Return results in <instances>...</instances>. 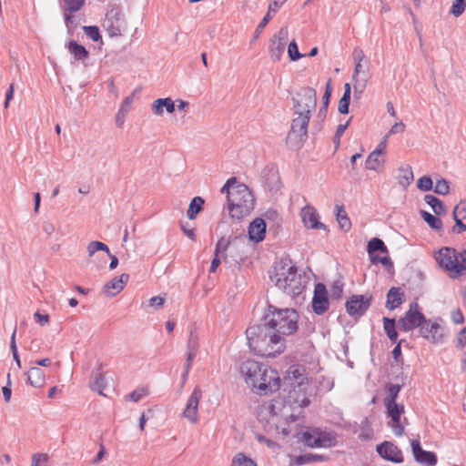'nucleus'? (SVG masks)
I'll use <instances>...</instances> for the list:
<instances>
[{"label":"nucleus","mask_w":466,"mask_h":466,"mask_svg":"<svg viewBox=\"0 0 466 466\" xmlns=\"http://www.w3.org/2000/svg\"><path fill=\"white\" fill-rule=\"evenodd\" d=\"M330 82H331V80L329 79L328 81L327 85H326L325 92H324V95H323V97H322L323 105L319 108L318 116H317V117L320 121H324V119L327 116L328 106H329V99H330L331 93H332V87H331Z\"/></svg>","instance_id":"473e14b6"},{"label":"nucleus","mask_w":466,"mask_h":466,"mask_svg":"<svg viewBox=\"0 0 466 466\" xmlns=\"http://www.w3.org/2000/svg\"><path fill=\"white\" fill-rule=\"evenodd\" d=\"M204 203L205 201L201 197H195L192 198L187 212V218L190 220L195 219L200 213L203 209Z\"/></svg>","instance_id":"c9c22d12"},{"label":"nucleus","mask_w":466,"mask_h":466,"mask_svg":"<svg viewBox=\"0 0 466 466\" xmlns=\"http://www.w3.org/2000/svg\"><path fill=\"white\" fill-rule=\"evenodd\" d=\"M352 58H353V61L354 63H357V62H366V61H370L363 50L360 47H355L353 52H352Z\"/></svg>","instance_id":"680f3d73"},{"label":"nucleus","mask_w":466,"mask_h":466,"mask_svg":"<svg viewBox=\"0 0 466 466\" xmlns=\"http://www.w3.org/2000/svg\"><path fill=\"white\" fill-rule=\"evenodd\" d=\"M453 218L455 226L452 228V232L460 234L466 231V201H461L453 209Z\"/></svg>","instance_id":"4be33fe9"},{"label":"nucleus","mask_w":466,"mask_h":466,"mask_svg":"<svg viewBox=\"0 0 466 466\" xmlns=\"http://www.w3.org/2000/svg\"><path fill=\"white\" fill-rule=\"evenodd\" d=\"M299 314L293 309H278L269 305L260 323L246 330L248 344L257 355L272 358L285 350V336L298 329Z\"/></svg>","instance_id":"f257e3e1"},{"label":"nucleus","mask_w":466,"mask_h":466,"mask_svg":"<svg viewBox=\"0 0 466 466\" xmlns=\"http://www.w3.org/2000/svg\"><path fill=\"white\" fill-rule=\"evenodd\" d=\"M266 365L254 360H247L240 365V372L245 376L246 382L252 387V381L259 376Z\"/></svg>","instance_id":"a211bd4d"},{"label":"nucleus","mask_w":466,"mask_h":466,"mask_svg":"<svg viewBox=\"0 0 466 466\" xmlns=\"http://www.w3.org/2000/svg\"><path fill=\"white\" fill-rule=\"evenodd\" d=\"M27 381L33 387L40 388L45 384V373L38 367H32L26 373Z\"/></svg>","instance_id":"c85d7f7f"},{"label":"nucleus","mask_w":466,"mask_h":466,"mask_svg":"<svg viewBox=\"0 0 466 466\" xmlns=\"http://www.w3.org/2000/svg\"><path fill=\"white\" fill-rule=\"evenodd\" d=\"M400 175L399 177V183L403 187L409 186L413 180V172L410 167H400Z\"/></svg>","instance_id":"79ce46f5"},{"label":"nucleus","mask_w":466,"mask_h":466,"mask_svg":"<svg viewBox=\"0 0 466 466\" xmlns=\"http://www.w3.org/2000/svg\"><path fill=\"white\" fill-rule=\"evenodd\" d=\"M301 218L305 227L309 228H325V225L319 221V215L316 209L310 206H307L301 211Z\"/></svg>","instance_id":"5701e85b"},{"label":"nucleus","mask_w":466,"mask_h":466,"mask_svg":"<svg viewBox=\"0 0 466 466\" xmlns=\"http://www.w3.org/2000/svg\"><path fill=\"white\" fill-rule=\"evenodd\" d=\"M336 442L335 435L331 432L322 431L318 429V436L317 441H315L314 444L316 447H332Z\"/></svg>","instance_id":"7c9ffc66"},{"label":"nucleus","mask_w":466,"mask_h":466,"mask_svg":"<svg viewBox=\"0 0 466 466\" xmlns=\"http://www.w3.org/2000/svg\"><path fill=\"white\" fill-rule=\"evenodd\" d=\"M83 30L85 34L93 41H98L101 39V35L99 34V29L96 25H85L83 26Z\"/></svg>","instance_id":"6e6d98bb"},{"label":"nucleus","mask_w":466,"mask_h":466,"mask_svg":"<svg viewBox=\"0 0 466 466\" xmlns=\"http://www.w3.org/2000/svg\"><path fill=\"white\" fill-rule=\"evenodd\" d=\"M269 278L276 287L291 297L300 295L307 284L306 277L298 273V268L289 257L274 264Z\"/></svg>","instance_id":"f03ea898"},{"label":"nucleus","mask_w":466,"mask_h":466,"mask_svg":"<svg viewBox=\"0 0 466 466\" xmlns=\"http://www.w3.org/2000/svg\"><path fill=\"white\" fill-rule=\"evenodd\" d=\"M180 228H181V230L184 232V234L189 238L191 240H195L196 239V235H195V228H191L188 227V223H183V222H180Z\"/></svg>","instance_id":"69168bd1"},{"label":"nucleus","mask_w":466,"mask_h":466,"mask_svg":"<svg viewBox=\"0 0 466 466\" xmlns=\"http://www.w3.org/2000/svg\"><path fill=\"white\" fill-rule=\"evenodd\" d=\"M465 8H466V0H455L452 3L451 8V14H452L454 16L458 17L463 14Z\"/></svg>","instance_id":"864d4df0"},{"label":"nucleus","mask_w":466,"mask_h":466,"mask_svg":"<svg viewBox=\"0 0 466 466\" xmlns=\"http://www.w3.org/2000/svg\"><path fill=\"white\" fill-rule=\"evenodd\" d=\"M317 436H318V429H314L312 431H308L303 432L302 440L307 446L314 448V447H316L314 442H315V441H317Z\"/></svg>","instance_id":"09e8293b"},{"label":"nucleus","mask_w":466,"mask_h":466,"mask_svg":"<svg viewBox=\"0 0 466 466\" xmlns=\"http://www.w3.org/2000/svg\"><path fill=\"white\" fill-rule=\"evenodd\" d=\"M134 97H135V93H132L131 95L127 96L124 99V101L119 108V111H121V114L128 113L130 111L132 103L134 101Z\"/></svg>","instance_id":"13d9d810"},{"label":"nucleus","mask_w":466,"mask_h":466,"mask_svg":"<svg viewBox=\"0 0 466 466\" xmlns=\"http://www.w3.org/2000/svg\"><path fill=\"white\" fill-rule=\"evenodd\" d=\"M187 346V352L198 354V347H199L198 338L193 330L190 331Z\"/></svg>","instance_id":"8fccbe9b"},{"label":"nucleus","mask_w":466,"mask_h":466,"mask_svg":"<svg viewBox=\"0 0 466 466\" xmlns=\"http://www.w3.org/2000/svg\"><path fill=\"white\" fill-rule=\"evenodd\" d=\"M421 218L434 230H441L442 228V221L437 217L425 210L420 212Z\"/></svg>","instance_id":"58836bf2"},{"label":"nucleus","mask_w":466,"mask_h":466,"mask_svg":"<svg viewBox=\"0 0 466 466\" xmlns=\"http://www.w3.org/2000/svg\"><path fill=\"white\" fill-rule=\"evenodd\" d=\"M67 48L76 60L84 62L89 56V52L86 48L75 40L69 41Z\"/></svg>","instance_id":"cd10ccee"},{"label":"nucleus","mask_w":466,"mask_h":466,"mask_svg":"<svg viewBox=\"0 0 466 466\" xmlns=\"http://www.w3.org/2000/svg\"><path fill=\"white\" fill-rule=\"evenodd\" d=\"M368 81L365 79L353 80L354 98L360 99L366 89Z\"/></svg>","instance_id":"603ef678"},{"label":"nucleus","mask_w":466,"mask_h":466,"mask_svg":"<svg viewBox=\"0 0 466 466\" xmlns=\"http://www.w3.org/2000/svg\"><path fill=\"white\" fill-rule=\"evenodd\" d=\"M106 387V380L103 373L99 371H93V381L90 383L92 390L96 391L98 394L105 396L103 390Z\"/></svg>","instance_id":"f704fd0d"},{"label":"nucleus","mask_w":466,"mask_h":466,"mask_svg":"<svg viewBox=\"0 0 466 466\" xmlns=\"http://www.w3.org/2000/svg\"><path fill=\"white\" fill-rule=\"evenodd\" d=\"M312 309L317 315H323L329 307V300L326 286L322 283H317L314 289L312 299Z\"/></svg>","instance_id":"4468645a"},{"label":"nucleus","mask_w":466,"mask_h":466,"mask_svg":"<svg viewBox=\"0 0 466 466\" xmlns=\"http://www.w3.org/2000/svg\"><path fill=\"white\" fill-rule=\"evenodd\" d=\"M425 319V316L419 310L418 303L412 302L404 316L399 319L398 326L404 332L413 330L416 328L420 329Z\"/></svg>","instance_id":"1a4fd4ad"},{"label":"nucleus","mask_w":466,"mask_h":466,"mask_svg":"<svg viewBox=\"0 0 466 466\" xmlns=\"http://www.w3.org/2000/svg\"><path fill=\"white\" fill-rule=\"evenodd\" d=\"M417 187L422 191H430L433 189V182L431 177L423 176L417 181Z\"/></svg>","instance_id":"3c124183"},{"label":"nucleus","mask_w":466,"mask_h":466,"mask_svg":"<svg viewBox=\"0 0 466 466\" xmlns=\"http://www.w3.org/2000/svg\"><path fill=\"white\" fill-rule=\"evenodd\" d=\"M424 201L431 208L435 215L441 216L446 214V207L441 200L433 195H426Z\"/></svg>","instance_id":"2f4dec72"},{"label":"nucleus","mask_w":466,"mask_h":466,"mask_svg":"<svg viewBox=\"0 0 466 466\" xmlns=\"http://www.w3.org/2000/svg\"><path fill=\"white\" fill-rule=\"evenodd\" d=\"M288 55L291 61H298L304 55L299 53L298 44L295 40H292L288 46Z\"/></svg>","instance_id":"de8ad7c7"},{"label":"nucleus","mask_w":466,"mask_h":466,"mask_svg":"<svg viewBox=\"0 0 466 466\" xmlns=\"http://www.w3.org/2000/svg\"><path fill=\"white\" fill-rule=\"evenodd\" d=\"M266 234V223L260 218H255L248 227L249 238L257 243L262 241L265 238Z\"/></svg>","instance_id":"b1692460"},{"label":"nucleus","mask_w":466,"mask_h":466,"mask_svg":"<svg viewBox=\"0 0 466 466\" xmlns=\"http://www.w3.org/2000/svg\"><path fill=\"white\" fill-rule=\"evenodd\" d=\"M165 303V298L161 296H155L149 299V306L155 309L161 308Z\"/></svg>","instance_id":"774afa93"},{"label":"nucleus","mask_w":466,"mask_h":466,"mask_svg":"<svg viewBox=\"0 0 466 466\" xmlns=\"http://www.w3.org/2000/svg\"><path fill=\"white\" fill-rule=\"evenodd\" d=\"M233 245L228 238L221 237L217 244L214 251V258L211 261L210 272H215L218 267L221 263V258L224 260L226 264L228 265V268H239L242 258L239 256H236L233 254Z\"/></svg>","instance_id":"39448f33"},{"label":"nucleus","mask_w":466,"mask_h":466,"mask_svg":"<svg viewBox=\"0 0 466 466\" xmlns=\"http://www.w3.org/2000/svg\"><path fill=\"white\" fill-rule=\"evenodd\" d=\"M376 451L379 455L384 460L400 463L403 461V456L401 451L394 443L390 441H383L377 445Z\"/></svg>","instance_id":"2eb2a0df"},{"label":"nucleus","mask_w":466,"mask_h":466,"mask_svg":"<svg viewBox=\"0 0 466 466\" xmlns=\"http://www.w3.org/2000/svg\"><path fill=\"white\" fill-rule=\"evenodd\" d=\"M103 26L110 36H119L122 35V25L119 20L118 12L111 10L106 14V19L104 20Z\"/></svg>","instance_id":"aec40b11"},{"label":"nucleus","mask_w":466,"mask_h":466,"mask_svg":"<svg viewBox=\"0 0 466 466\" xmlns=\"http://www.w3.org/2000/svg\"><path fill=\"white\" fill-rule=\"evenodd\" d=\"M405 340L404 339H400V340H397L396 342V346L394 347L393 350H392V357L394 359V360L399 363L402 359H401V344L404 342Z\"/></svg>","instance_id":"e2e57ef3"},{"label":"nucleus","mask_w":466,"mask_h":466,"mask_svg":"<svg viewBox=\"0 0 466 466\" xmlns=\"http://www.w3.org/2000/svg\"><path fill=\"white\" fill-rule=\"evenodd\" d=\"M201 397L202 391L199 388L196 387L187 400L186 409L183 411V417L188 420L191 423H196L198 420V410Z\"/></svg>","instance_id":"dca6fc26"},{"label":"nucleus","mask_w":466,"mask_h":466,"mask_svg":"<svg viewBox=\"0 0 466 466\" xmlns=\"http://www.w3.org/2000/svg\"><path fill=\"white\" fill-rule=\"evenodd\" d=\"M411 449L414 459L420 464L426 466H435L437 463V456L432 451H424L419 440L411 441Z\"/></svg>","instance_id":"f3484780"},{"label":"nucleus","mask_w":466,"mask_h":466,"mask_svg":"<svg viewBox=\"0 0 466 466\" xmlns=\"http://www.w3.org/2000/svg\"><path fill=\"white\" fill-rule=\"evenodd\" d=\"M372 297L352 295L345 303L347 313L355 319L362 317L371 305Z\"/></svg>","instance_id":"9d476101"},{"label":"nucleus","mask_w":466,"mask_h":466,"mask_svg":"<svg viewBox=\"0 0 466 466\" xmlns=\"http://www.w3.org/2000/svg\"><path fill=\"white\" fill-rule=\"evenodd\" d=\"M350 102V96H348V95H342L338 106V110L340 114L345 115L349 113Z\"/></svg>","instance_id":"4d7b16f0"},{"label":"nucleus","mask_w":466,"mask_h":466,"mask_svg":"<svg viewBox=\"0 0 466 466\" xmlns=\"http://www.w3.org/2000/svg\"><path fill=\"white\" fill-rule=\"evenodd\" d=\"M128 280L129 275L126 273L116 277L104 285L103 292L109 297H114L125 288Z\"/></svg>","instance_id":"412c9836"},{"label":"nucleus","mask_w":466,"mask_h":466,"mask_svg":"<svg viewBox=\"0 0 466 466\" xmlns=\"http://www.w3.org/2000/svg\"><path fill=\"white\" fill-rule=\"evenodd\" d=\"M380 149H375L373 150L369 157H367L365 161V167L367 169L370 170H375L377 171L379 169V167L380 165Z\"/></svg>","instance_id":"ea45409f"},{"label":"nucleus","mask_w":466,"mask_h":466,"mask_svg":"<svg viewBox=\"0 0 466 466\" xmlns=\"http://www.w3.org/2000/svg\"><path fill=\"white\" fill-rule=\"evenodd\" d=\"M237 183V177H232L227 180L225 185L221 187L220 192L222 194H227V197L229 196L232 192L233 185Z\"/></svg>","instance_id":"052dcab7"},{"label":"nucleus","mask_w":466,"mask_h":466,"mask_svg":"<svg viewBox=\"0 0 466 466\" xmlns=\"http://www.w3.org/2000/svg\"><path fill=\"white\" fill-rule=\"evenodd\" d=\"M293 463L298 466L312 463L311 453L296 456L293 460Z\"/></svg>","instance_id":"bf43d9fd"},{"label":"nucleus","mask_w":466,"mask_h":466,"mask_svg":"<svg viewBox=\"0 0 466 466\" xmlns=\"http://www.w3.org/2000/svg\"><path fill=\"white\" fill-rule=\"evenodd\" d=\"M317 105V92L312 87H303L293 97V108L295 115L309 116Z\"/></svg>","instance_id":"6e6552de"},{"label":"nucleus","mask_w":466,"mask_h":466,"mask_svg":"<svg viewBox=\"0 0 466 466\" xmlns=\"http://www.w3.org/2000/svg\"><path fill=\"white\" fill-rule=\"evenodd\" d=\"M2 392L5 402H9L12 395L10 373L7 374V384L2 388Z\"/></svg>","instance_id":"0e129e2a"},{"label":"nucleus","mask_w":466,"mask_h":466,"mask_svg":"<svg viewBox=\"0 0 466 466\" xmlns=\"http://www.w3.org/2000/svg\"><path fill=\"white\" fill-rule=\"evenodd\" d=\"M336 209H337L336 218L339 225V228L344 231H349L350 228H351V223H350V220L347 215V212H346L344 207L342 205L341 206L337 205Z\"/></svg>","instance_id":"4c0bfd02"},{"label":"nucleus","mask_w":466,"mask_h":466,"mask_svg":"<svg viewBox=\"0 0 466 466\" xmlns=\"http://www.w3.org/2000/svg\"><path fill=\"white\" fill-rule=\"evenodd\" d=\"M66 11L74 13L80 10L85 5V0H65Z\"/></svg>","instance_id":"5fc2aeb1"},{"label":"nucleus","mask_w":466,"mask_h":466,"mask_svg":"<svg viewBox=\"0 0 466 466\" xmlns=\"http://www.w3.org/2000/svg\"><path fill=\"white\" fill-rule=\"evenodd\" d=\"M31 466H49V457L46 453H34Z\"/></svg>","instance_id":"49530a36"},{"label":"nucleus","mask_w":466,"mask_h":466,"mask_svg":"<svg viewBox=\"0 0 466 466\" xmlns=\"http://www.w3.org/2000/svg\"><path fill=\"white\" fill-rule=\"evenodd\" d=\"M255 207V198L248 186L238 184L228 196V208L230 216L240 219L248 216Z\"/></svg>","instance_id":"7ed1b4c3"},{"label":"nucleus","mask_w":466,"mask_h":466,"mask_svg":"<svg viewBox=\"0 0 466 466\" xmlns=\"http://www.w3.org/2000/svg\"><path fill=\"white\" fill-rule=\"evenodd\" d=\"M105 251L106 254H109V248L108 247L100 241H91L87 245V252L89 257H92L96 251Z\"/></svg>","instance_id":"a18cd8bd"},{"label":"nucleus","mask_w":466,"mask_h":466,"mask_svg":"<svg viewBox=\"0 0 466 466\" xmlns=\"http://www.w3.org/2000/svg\"><path fill=\"white\" fill-rule=\"evenodd\" d=\"M387 414L390 418V421L388 423L392 429L396 436H402L404 434V426L400 422V417L404 413V405L394 403L384 404Z\"/></svg>","instance_id":"f8f14e48"},{"label":"nucleus","mask_w":466,"mask_h":466,"mask_svg":"<svg viewBox=\"0 0 466 466\" xmlns=\"http://www.w3.org/2000/svg\"><path fill=\"white\" fill-rule=\"evenodd\" d=\"M252 388L257 393L267 395L280 388V378L277 370L266 365L259 376L252 381Z\"/></svg>","instance_id":"0eeeda50"},{"label":"nucleus","mask_w":466,"mask_h":466,"mask_svg":"<svg viewBox=\"0 0 466 466\" xmlns=\"http://www.w3.org/2000/svg\"><path fill=\"white\" fill-rule=\"evenodd\" d=\"M286 0H274L268 5V12L263 19L260 21L256 29V36L259 34L261 30L268 24V22L272 19V14H276L278 10L284 5Z\"/></svg>","instance_id":"bb28decb"},{"label":"nucleus","mask_w":466,"mask_h":466,"mask_svg":"<svg viewBox=\"0 0 466 466\" xmlns=\"http://www.w3.org/2000/svg\"><path fill=\"white\" fill-rule=\"evenodd\" d=\"M35 321L40 326H45L49 322V315L48 314H42L40 311H36L34 315Z\"/></svg>","instance_id":"338daca9"},{"label":"nucleus","mask_w":466,"mask_h":466,"mask_svg":"<svg viewBox=\"0 0 466 466\" xmlns=\"http://www.w3.org/2000/svg\"><path fill=\"white\" fill-rule=\"evenodd\" d=\"M344 283L341 280H335L329 290V296L332 299L339 300L341 299L343 294Z\"/></svg>","instance_id":"c03bdc74"},{"label":"nucleus","mask_w":466,"mask_h":466,"mask_svg":"<svg viewBox=\"0 0 466 466\" xmlns=\"http://www.w3.org/2000/svg\"><path fill=\"white\" fill-rule=\"evenodd\" d=\"M370 77V61L355 63L352 80L365 79V81H369Z\"/></svg>","instance_id":"c756f323"},{"label":"nucleus","mask_w":466,"mask_h":466,"mask_svg":"<svg viewBox=\"0 0 466 466\" xmlns=\"http://www.w3.org/2000/svg\"><path fill=\"white\" fill-rule=\"evenodd\" d=\"M307 380L305 369L299 365H292L287 370V376L284 378V385L289 384L294 390L296 387L300 388Z\"/></svg>","instance_id":"6ab92c4d"},{"label":"nucleus","mask_w":466,"mask_h":466,"mask_svg":"<svg viewBox=\"0 0 466 466\" xmlns=\"http://www.w3.org/2000/svg\"><path fill=\"white\" fill-rule=\"evenodd\" d=\"M404 292L401 291L400 288H390L387 293L386 308L390 310L399 308L404 301Z\"/></svg>","instance_id":"393cba45"},{"label":"nucleus","mask_w":466,"mask_h":466,"mask_svg":"<svg viewBox=\"0 0 466 466\" xmlns=\"http://www.w3.org/2000/svg\"><path fill=\"white\" fill-rule=\"evenodd\" d=\"M289 30L287 26H282L277 34H275L269 42V53L273 61L280 60L288 42Z\"/></svg>","instance_id":"9b49d317"},{"label":"nucleus","mask_w":466,"mask_h":466,"mask_svg":"<svg viewBox=\"0 0 466 466\" xmlns=\"http://www.w3.org/2000/svg\"><path fill=\"white\" fill-rule=\"evenodd\" d=\"M433 191L441 196H446L450 193V183L445 178H437Z\"/></svg>","instance_id":"37998d69"},{"label":"nucleus","mask_w":466,"mask_h":466,"mask_svg":"<svg viewBox=\"0 0 466 466\" xmlns=\"http://www.w3.org/2000/svg\"><path fill=\"white\" fill-rule=\"evenodd\" d=\"M401 386L400 384H390L388 387L387 394L383 400V403H394L397 402V399L399 393L400 391Z\"/></svg>","instance_id":"a19ab883"},{"label":"nucleus","mask_w":466,"mask_h":466,"mask_svg":"<svg viewBox=\"0 0 466 466\" xmlns=\"http://www.w3.org/2000/svg\"><path fill=\"white\" fill-rule=\"evenodd\" d=\"M367 252L369 255L374 254L375 252H381L388 255L389 249L380 238H373L368 242Z\"/></svg>","instance_id":"e433bc0d"},{"label":"nucleus","mask_w":466,"mask_h":466,"mask_svg":"<svg viewBox=\"0 0 466 466\" xmlns=\"http://www.w3.org/2000/svg\"><path fill=\"white\" fill-rule=\"evenodd\" d=\"M419 333L427 340L437 343L444 337V328L440 324L438 319L432 321L426 319L419 329Z\"/></svg>","instance_id":"ddd939ff"},{"label":"nucleus","mask_w":466,"mask_h":466,"mask_svg":"<svg viewBox=\"0 0 466 466\" xmlns=\"http://www.w3.org/2000/svg\"><path fill=\"white\" fill-rule=\"evenodd\" d=\"M383 328L384 331L392 343H396L398 340V332L396 329V319L384 317L383 318Z\"/></svg>","instance_id":"72a5a7b5"},{"label":"nucleus","mask_w":466,"mask_h":466,"mask_svg":"<svg viewBox=\"0 0 466 466\" xmlns=\"http://www.w3.org/2000/svg\"><path fill=\"white\" fill-rule=\"evenodd\" d=\"M164 109H166L167 112L169 114L175 112L176 106L174 101L170 97L158 98L153 102L152 111L155 115L162 116L164 114Z\"/></svg>","instance_id":"a878e982"},{"label":"nucleus","mask_w":466,"mask_h":466,"mask_svg":"<svg viewBox=\"0 0 466 466\" xmlns=\"http://www.w3.org/2000/svg\"><path fill=\"white\" fill-rule=\"evenodd\" d=\"M435 258L449 277L457 279L466 274V250L457 252L453 248H441Z\"/></svg>","instance_id":"20e7f679"},{"label":"nucleus","mask_w":466,"mask_h":466,"mask_svg":"<svg viewBox=\"0 0 466 466\" xmlns=\"http://www.w3.org/2000/svg\"><path fill=\"white\" fill-rule=\"evenodd\" d=\"M309 120L310 117L309 116L299 115H297V117L292 119L290 129L286 137V144L289 148L298 150L307 141Z\"/></svg>","instance_id":"423d86ee"}]
</instances>
